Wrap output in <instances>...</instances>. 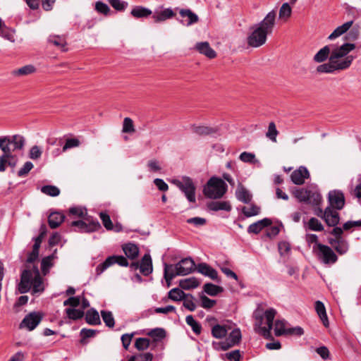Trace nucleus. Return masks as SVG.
<instances>
[{"label": "nucleus", "mask_w": 361, "mask_h": 361, "mask_svg": "<svg viewBox=\"0 0 361 361\" xmlns=\"http://www.w3.org/2000/svg\"><path fill=\"white\" fill-rule=\"evenodd\" d=\"M276 18V13L272 10L259 24L255 25L252 32L247 38L250 47L257 48L266 43L267 35L272 32L275 26Z\"/></svg>", "instance_id": "obj_1"}, {"label": "nucleus", "mask_w": 361, "mask_h": 361, "mask_svg": "<svg viewBox=\"0 0 361 361\" xmlns=\"http://www.w3.org/2000/svg\"><path fill=\"white\" fill-rule=\"evenodd\" d=\"M31 286L34 293L42 292L44 289L39 271L35 265L32 269L27 267V269L23 270L18 289L20 293H25L30 290Z\"/></svg>", "instance_id": "obj_2"}, {"label": "nucleus", "mask_w": 361, "mask_h": 361, "mask_svg": "<svg viewBox=\"0 0 361 361\" xmlns=\"http://www.w3.org/2000/svg\"><path fill=\"white\" fill-rule=\"evenodd\" d=\"M24 145L25 138L20 135L0 137V149L3 152L1 155L4 157L8 166H16V161L12 154L15 151L23 149Z\"/></svg>", "instance_id": "obj_3"}, {"label": "nucleus", "mask_w": 361, "mask_h": 361, "mask_svg": "<svg viewBox=\"0 0 361 361\" xmlns=\"http://www.w3.org/2000/svg\"><path fill=\"white\" fill-rule=\"evenodd\" d=\"M164 277L169 288L171 286L172 280L177 276H185L192 272L195 269V264L190 257L181 259L176 264H164Z\"/></svg>", "instance_id": "obj_4"}, {"label": "nucleus", "mask_w": 361, "mask_h": 361, "mask_svg": "<svg viewBox=\"0 0 361 361\" xmlns=\"http://www.w3.org/2000/svg\"><path fill=\"white\" fill-rule=\"evenodd\" d=\"M276 314V311L270 308L265 311L264 316H255L257 320L255 330L265 338L271 337V330L273 327V321Z\"/></svg>", "instance_id": "obj_5"}, {"label": "nucleus", "mask_w": 361, "mask_h": 361, "mask_svg": "<svg viewBox=\"0 0 361 361\" xmlns=\"http://www.w3.org/2000/svg\"><path fill=\"white\" fill-rule=\"evenodd\" d=\"M227 190L226 183L221 178L212 177L204 186V195L211 199H219Z\"/></svg>", "instance_id": "obj_6"}, {"label": "nucleus", "mask_w": 361, "mask_h": 361, "mask_svg": "<svg viewBox=\"0 0 361 361\" xmlns=\"http://www.w3.org/2000/svg\"><path fill=\"white\" fill-rule=\"evenodd\" d=\"M355 48V45L351 43H344L340 47L334 48L329 56V61H335L336 63H342L350 60L349 67L351 66L354 56L348 54Z\"/></svg>", "instance_id": "obj_7"}, {"label": "nucleus", "mask_w": 361, "mask_h": 361, "mask_svg": "<svg viewBox=\"0 0 361 361\" xmlns=\"http://www.w3.org/2000/svg\"><path fill=\"white\" fill-rule=\"evenodd\" d=\"M171 183L178 187L190 202H195L196 187L192 180L188 176H183L180 179H174Z\"/></svg>", "instance_id": "obj_8"}, {"label": "nucleus", "mask_w": 361, "mask_h": 361, "mask_svg": "<svg viewBox=\"0 0 361 361\" xmlns=\"http://www.w3.org/2000/svg\"><path fill=\"white\" fill-rule=\"evenodd\" d=\"M294 195L300 202H307L312 205L317 206L322 200L321 194L316 189L298 190Z\"/></svg>", "instance_id": "obj_9"}, {"label": "nucleus", "mask_w": 361, "mask_h": 361, "mask_svg": "<svg viewBox=\"0 0 361 361\" xmlns=\"http://www.w3.org/2000/svg\"><path fill=\"white\" fill-rule=\"evenodd\" d=\"M42 318V314L39 312H30L21 321L19 328L32 331L38 326Z\"/></svg>", "instance_id": "obj_10"}, {"label": "nucleus", "mask_w": 361, "mask_h": 361, "mask_svg": "<svg viewBox=\"0 0 361 361\" xmlns=\"http://www.w3.org/2000/svg\"><path fill=\"white\" fill-rule=\"evenodd\" d=\"M114 264H118L121 267H128V262L123 256H111L106 259V260L99 264L96 268V274L100 275L104 270Z\"/></svg>", "instance_id": "obj_11"}, {"label": "nucleus", "mask_w": 361, "mask_h": 361, "mask_svg": "<svg viewBox=\"0 0 361 361\" xmlns=\"http://www.w3.org/2000/svg\"><path fill=\"white\" fill-rule=\"evenodd\" d=\"M350 59L342 63H336L335 61H329V63L319 65L317 68L318 73H331L335 71L345 70L349 68Z\"/></svg>", "instance_id": "obj_12"}, {"label": "nucleus", "mask_w": 361, "mask_h": 361, "mask_svg": "<svg viewBox=\"0 0 361 361\" xmlns=\"http://www.w3.org/2000/svg\"><path fill=\"white\" fill-rule=\"evenodd\" d=\"M318 257L324 264L335 263L338 257L331 247L320 243L317 244Z\"/></svg>", "instance_id": "obj_13"}, {"label": "nucleus", "mask_w": 361, "mask_h": 361, "mask_svg": "<svg viewBox=\"0 0 361 361\" xmlns=\"http://www.w3.org/2000/svg\"><path fill=\"white\" fill-rule=\"evenodd\" d=\"M328 200L329 207L335 209L341 210L345 205L344 194L341 190H331L328 194Z\"/></svg>", "instance_id": "obj_14"}, {"label": "nucleus", "mask_w": 361, "mask_h": 361, "mask_svg": "<svg viewBox=\"0 0 361 361\" xmlns=\"http://www.w3.org/2000/svg\"><path fill=\"white\" fill-rule=\"evenodd\" d=\"M71 226H75L78 228V231L82 233H91L96 231L101 228V225L98 221H90V223H85L83 221H74L71 223Z\"/></svg>", "instance_id": "obj_15"}, {"label": "nucleus", "mask_w": 361, "mask_h": 361, "mask_svg": "<svg viewBox=\"0 0 361 361\" xmlns=\"http://www.w3.org/2000/svg\"><path fill=\"white\" fill-rule=\"evenodd\" d=\"M309 176L308 170L305 166H300L291 173L290 178L294 184L302 185L305 183V180L308 178Z\"/></svg>", "instance_id": "obj_16"}, {"label": "nucleus", "mask_w": 361, "mask_h": 361, "mask_svg": "<svg viewBox=\"0 0 361 361\" xmlns=\"http://www.w3.org/2000/svg\"><path fill=\"white\" fill-rule=\"evenodd\" d=\"M339 214L334 209L327 207L325 209L324 220L329 226H335L339 223Z\"/></svg>", "instance_id": "obj_17"}, {"label": "nucleus", "mask_w": 361, "mask_h": 361, "mask_svg": "<svg viewBox=\"0 0 361 361\" xmlns=\"http://www.w3.org/2000/svg\"><path fill=\"white\" fill-rule=\"evenodd\" d=\"M153 271L152 261L149 254H145L140 262V271L144 276H149Z\"/></svg>", "instance_id": "obj_18"}, {"label": "nucleus", "mask_w": 361, "mask_h": 361, "mask_svg": "<svg viewBox=\"0 0 361 361\" xmlns=\"http://www.w3.org/2000/svg\"><path fill=\"white\" fill-rule=\"evenodd\" d=\"M241 339V332L239 329H233L230 334L228 335V338H226V341L224 343V345L222 348L224 350H226L231 347L234 346L235 345L238 344Z\"/></svg>", "instance_id": "obj_19"}, {"label": "nucleus", "mask_w": 361, "mask_h": 361, "mask_svg": "<svg viewBox=\"0 0 361 361\" xmlns=\"http://www.w3.org/2000/svg\"><path fill=\"white\" fill-rule=\"evenodd\" d=\"M195 49L202 54H204L209 59H214L216 56V51L210 47L209 42H198L195 45Z\"/></svg>", "instance_id": "obj_20"}, {"label": "nucleus", "mask_w": 361, "mask_h": 361, "mask_svg": "<svg viewBox=\"0 0 361 361\" xmlns=\"http://www.w3.org/2000/svg\"><path fill=\"white\" fill-rule=\"evenodd\" d=\"M196 269L199 273L209 277L212 280L218 279V273L216 270L206 263L198 264Z\"/></svg>", "instance_id": "obj_21"}, {"label": "nucleus", "mask_w": 361, "mask_h": 361, "mask_svg": "<svg viewBox=\"0 0 361 361\" xmlns=\"http://www.w3.org/2000/svg\"><path fill=\"white\" fill-rule=\"evenodd\" d=\"M176 13L171 8H165L161 11H155L152 16V18L155 23H159L167 19H170L174 17Z\"/></svg>", "instance_id": "obj_22"}, {"label": "nucleus", "mask_w": 361, "mask_h": 361, "mask_svg": "<svg viewBox=\"0 0 361 361\" xmlns=\"http://www.w3.org/2000/svg\"><path fill=\"white\" fill-rule=\"evenodd\" d=\"M329 243L341 255L345 254L348 250V245L343 238L331 239Z\"/></svg>", "instance_id": "obj_23"}, {"label": "nucleus", "mask_w": 361, "mask_h": 361, "mask_svg": "<svg viewBox=\"0 0 361 361\" xmlns=\"http://www.w3.org/2000/svg\"><path fill=\"white\" fill-rule=\"evenodd\" d=\"M271 224V221L269 219L265 218L260 221H258L249 226L247 231L250 233H259L264 228L269 226Z\"/></svg>", "instance_id": "obj_24"}, {"label": "nucleus", "mask_w": 361, "mask_h": 361, "mask_svg": "<svg viewBox=\"0 0 361 361\" xmlns=\"http://www.w3.org/2000/svg\"><path fill=\"white\" fill-rule=\"evenodd\" d=\"M65 216L60 212H52L48 217L49 226L51 228H56L64 221Z\"/></svg>", "instance_id": "obj_25"}, {"label": "nucleus", "mask_w": 361, "mask_h": 361, "mask_svg": "<svg viewBox=\"0 0 361 361\" xmlns=\"http://www.w3.org/2000/svg\"><path fill=\"white\" fill-rule=\"evenodd\" d=\"M353 20L345 23L341 26L336 27L333 32L328 37V39L333 40L345 33L352 26Z\"/></svg>", "instance_id": "obj_26"}, {"label": "nucleus", "mask_w": 361, "mask_h": 361, "mask_svg": "<svg viewBox=\"0 0 361 361\" xmlns=\"http://www.w3.org/2000/svg\"><path fill=\"white\" fill-rule=\"evenodd\" d=\"M179 13L182 18H187L185 25L190 26L199 21V17L190 9H180Z\"/></svg>", "instance_id": "obj_27"}, {"label": "nucleus", "mask_w": 361, "mask_h": 361, "mask_svg": "<svg viewBox=\"0 0 361 361\" xmlns=\"http://www.w3.org/2000/svg\"><path fill=\"white\" fill-rule=\"evenodd\" d=\"M315 310L325 326H329V320L326 312V308L324 303L319 300L315 302Z\"/></svg>", "instance_id": "obj_28"}, {"label": "nucleus", "mask_w": 361, "mask_h": 361, "mask_svg": "<svg viewBox=\"0 0 361 361\" xmlns=\"http://www.w3.org/2000/svg\"><path fill=\"white\" fill-rule=\"evenodd\" d=\"M122 248L125 255L129 259H134L138 256L139 248L133 243L125 244L123 245Z\"/></svg>", "instance_id": "obj_29"}, {"label": "nucleus", "mask_w": 361, "mask_h": 361, "mask_svg": "<svg viewBox=\"0 0 361 361\" xmlns=\"http://www.w3.org/2000/svg\"><path fill=\"white\" fill-rule=\"evenodd\" d=\"M207 207L212 211H230L231 206L228 202L220 201V202H211L207 204Z\"/></svg>", "instance_id": "obj_30"}, {"label": "nucleus", "mask_w": 361, "mask_h": 361, "mask_svg": "<svg viewBox=\"0 0 361 361\" xmlns=\"http://www.w3.org/2000/svg\"><path fill=\"white\" fill-rule=\"evenodd\" d=\"M331 52V51L329 46H324L314 55V61L317 63H322L328 58L329 59V56H330Z\"/></svg>", "instance_id": "obj_31"}, {"label": "nucleus", "mask_w": 361, "mask_h": 361, "mask_svg": "<svg viewBox=\"0 0 361 361\" xmlns=\"http://www.w3.org/2000/svg\"><path fill=\"white\" fill-rule=\"evenodd\" d=\"M48 42L54 46L60 48L62 51H65L67 50L66 48V38L63 36H58V35H53L49 36L48 39Z\"/></svg>", "instance_id": "obj_32"}, {"label": "nucleus", "mask_w": 361, "mask_h": 361, "mask_svg": "<svg viewBox=\"0 0 361 361\" xmlns=\"http://www.w3.org/2000/svg\"><path fill=\"white\" fill-rule=\"evenodd\" d=\"M85 320L87 324L91 325H98L101 324L99 313L94 309H91L86 312Z\"/></svg>", "instance_id": "obj_33"}, {"label": "nucleus", "mask_w": 361, "mask_h": 361, "mask_svg": "<svg viewBox=\"0 0 361 361\" xmlns=\"http://www.w3.org/2000/svg\"><path fill=\"white\" fill-rule=\"evenodd\" d=\"M179 286L183 289L190 290L197 288L199 286V282L195 277H190L180 280Z\"/></svg>", "instance_id": "obj_34"}, {"label": "nucleus", "mask_w": 361, "mask_h": 361, "mask_svg": "<svg viewBox=\"0 0 361 361\" xmlns=\"http://www.w3.org/2000/svg\"><path fill=\"white\" fill-rule=\"evenodd\" d=\"M35 71V67L33 65L29 64L13 71L12 75L15 76L27 75L34 73Z\"/></svg>", "instance_id": "obj_35"}, {"label": "nucleus", "mask_w": 361, "mask_h": 361, "mask_svg": "<svg viewBox=\"0 0 361 361\" xmlns=\"http://www.w3.org/2000/svg\"><path fill=\"white\" fill-rule=\"evenodd\" d=\"M152 11L142 6H135L131 11V15L137 18H145L152 14Z\"/></svg>", "instance_id": "obj_36"}, {"label": "nucleus", "mask_w": 361, "mask_h": 361, "mask_svg": "<svg viewBox=\"0 0 361 361\" xmlns=\"http://www.w3.org/2000/svg\"><path fill=\"white\" fill-rule=\"evenodd\" d=\"M236 197L240 202L248 203L250 202L252 196L245 188L239 187L236 190Z\"/></svg>", "instance_id": "obj_37"}, {"label": "nucleus", "mask_w": 361, "mask_h": 361, "mask_svg": "<svg viewBox=\"0 0 361 361\" xmlns=\"http://www.w3.org/2000/svg\"><path fill=\"white\" fill-rule=\"evenodd\" d=\"M204 291L211 296H215L222 292L223 288L213 283H207L204 285Z\"/></svg>", "instance_id": "obj_38"}, {"label": "nucleus", "mask_w": 361, "mask_h": 361, "mask_svg": "<svg viewBox=\"0 0 361 361\" xmlns=\"http://www.w3.org/2000/svg\"><path fill=\"white\" fill-rule=\"evenodd\" d=\"M292 8L288 3H284L282 4L279 10V18L286 21L291 16Z\"/></svg>", "instance_id": "obj_39"}, {"label": "nucleus", "mask_w": 361, "mask_h": 361, "mask_svg": "<svg viewBox=\"0 0 361 361\" xmlns=\"http://www.w3.org/2000/svg\"><path fill=\"white\" fill-rule=\"evenodd\" d=\"M194 132L199 135H209L217 133V129L207 126H197L194 128Z\"/></svg>", "instance_id": "obj_40"}, {"label": "nucleus", "mask_w": 361, "mask_h": 361, "mask_svg": "<svg viewBox=\"0 0 361 361\" xmlns=\"http://www.w3.org/2000/svg\"><path fill=\"white\" fill-rule=\"evenodd\" d=\"M185 322H186L187 324L189 325L192 328L193 332L195 334H197V335L200 334V333L202 331V326L197 322H196L194 319V318L192 315H188L185 318Z\"/></svg>", "instance_id": "obj_41"}, {"label": "nucleus", "mask_w": 361, "mask_h": 361, "mask_svg": "<svg viewBox=\"0 0 361 361\" xmlns=\"http://www.w3.org/2000/svg\"><path fill=\"white\" fill-rule=\"evenodd\" d=\"M186 294L180 289L175 288L169 292V298L173 301H180L185 298Z\"/></svg>", "instance_id": "obj_42"}, {"label": "nucleus", "mask_w": 361, "mask_h": 361, "mask_svg": "<svg viewBox=\"0 0 361 361\" xmlns=\"http://www.w3.org/2000/svg\"><path fill=\"white\" fill-rule=\"evenodd\" d=\"M101 315L106 326L109 328L114 326L115 321L111 312L102 310L101 311Z\"/></svg>", "instance_id": "obj_43"}, {"label": "nucleus", "mask_w": 361, "mask_h": 361, "mask_svg": "<svg viewBox=\"0 0 361 361\" xmlns=\"http://www.w3.org/2000/svg\"><path fill=\"white\" fill-rule=\"evenodd\" d=\"M54 258V255H51L42 259L41 269L44 275H46L49 272V269L53 266L52 261Z\"/></svg>", "instance_id": "obj_44"}, {"label": "nucleus", "mask_w": 361, "mask_h": 361, "mask_svg": "<svg viewBox=\"0 0 361 361\" xmlns=\"http://www.w3.org/2000/svg\"><path fill=\"white\" fill-rule=\"evenodd\" d=\"M212 334L216 338H222L227 334V330L224 326L216 324L212 327Z\"/></svg>", "instance_id": "obj_45"}, {"label": "nucleus", "mask_w": 361, "mask_h": 361, "mask_svg": "<svg viewBox=\"0 0 361 361\" xmlns=\"http://www.w3.org/2000/svg\"><path fill=\"white\" fill-rule=\"evenodd\" d=\"M41 192L51 197H56L60 194V190L55 185H44L41 188Z\"/></svg>", "instance_id": "obj_46"}, {"label": "nucleus", "mask_w": 361, "mask_h": 361, "mask_svg": "<svg viewBox=\"0 0 361 361\" xmlns=\"http://www.w3.org/2000/svg\"><path fill=\"white\" fill-rule=\"evenodd\" d=\"M66 313L67 317L70 319L77 320L82 318L84 316V312L75 308H67L66 309Z\"/></svg>", "instance_id": "obj_47"}, {"label": "nucleus", "mask_w": 361, "mask_h": 361, "mask_svg": "<svg viewBox=\"0 0 361 361\" xmlns=\"http://www.w3.org/2000/svg\"><path fill=\"white\" fill-rule=\"evenodd\" d=\"M260 208L256 205L252 204L249 207H243L242 212L247 217L257 215L259 213Z\"/></svg>", "instance_id": "obj_48"}, {"label": "nucleus", "mask_w": 361, "mask_h": 361, "mask_svg": "<svg viewBox=\"0 0 361 361\" xmlns=\"http://www.w3.org/2000/svg\"><path fill=\"white\" fill-rule=\"evenodd\" d=\"M135 131L133 121L130 118L126 117L123 120L122 132L125 133H133Z\"/></svg>", "instance_id": "obj_49"}, {"label": "nucleus", "mask_w": 361, "mask_h": 361, "mask_svg": "<svg viewBox=\"0 0 361 361\" xmlns=\"http://www.w3.org/2000/svg\"><path fill=\"white\" fill-rule=\"evenodd\" d=\"M287 329L286 328L283 321L277 320L274 324V334L276 336L286 334Z\"/></svg>", "instance_id": "obj_50"}, {"label": "nucleus", "mask_w": 361, "mask_h": 361, "mask_svg": "<svg viewBox=\"0 0 361 361\" xmlns=\"http://www.w3.org/2000/svg\"><path fill=\"white\" fill-rule=\"evenodd\" d=\"M309 229L314 231H322L324 226L322 223L316 218L312 217L308 221Z\"/></svg>", "instance_id": "obj_51"}, {"label": "nucleus", "mask_w": 361, "mask_h": 361, "mask_svg": "<svg viewBox=\"0 0 361 361\" xmlns=\"http://www.w3.org/2000/svg\"><path fill=\"white\" fill-rule=\"evenodd\" d=\"M279 132L276 129V125L274 122H271L269 124L268 131L266 133V136L269 138L271 141L276 142V136Z\"/></svg>", "instance_id": "obj_52"}, {"label": "nucleus", "mask_w": 361, "mask_h": 361, "mask_svg": "<svg viewBox=\"0 0 361 361\" xmlns=\"http://www.w3.org/2000/svg\"><path fill=\"white\" fill-rule=\"evenodd\" d=\"M99 217L106 230L112 231L114 229V224L109 214L104 212H101L99 214Z\"/></svg>", "instance_id": "obj_53"}, {"label": "nucleus", "mask_w": 361, "mask_h": 361, "mask_svg": "<svg viewBox=\"0 0 361 361\" xmlns=\"http://www.w3.org/2000/svg\"><path fill=\"white\" fill-rule=\"evenodd\" d=\"M147 335L154 338L155 341L161 340L166 336V332L163 329L157 328L152 329L147 333Z\"/></svg>", "instance_id": "obj_54"}, {"label": "nucleus", "mask_w": 361, "mask_h": 361, "mask_svg": "<svg viewBox=\"0 0 361 361\" xmlns=\"http://www.w3.org/2000/svg\"><path fill=\"white\" fill-rule=\"evenodd\" d=\"M149 344H150V341L148 338H138L135 341V347L138 350H145L149 348Z\"/></svg>", "instance_id": "obj_55"}, {"label": "nucleus", "mask_w": 361, "mask_h": 361, "mask_svg": "<svg viewBox=\"0 0 361 361\" xmlns=\"http://www.w3.org/2000/svg\"><path fill=\"white\" fill-rule=\"evenodd\" d=\"M194 297L190 294L186 295L183 299V306L191 312L196 309V305L194 302Z\"/></svg>", "instance_id": "obj_56"}, {"label": "nucleus", "mask_w": 361, "mask_h": 361, "mask_svg": "<svg viewBox=\"0 0 361 361\" xmlns=\"http://www.w3.org/2000/svg\"><path fill=\"white\" fill-rule=\"evenodd\" d=\"M80 145V142L78 138H68L66 140L65 145L62 148L63 152H66L69 149L78 147Z\"/></svg>", "instance_id": "obj_57"}, {"label": "nucleus", "mask_w": 361, "mask_h": 361, "mask_svg": "<svg viewBox=\"0 0 361 361\" xmlns=\"http://www.w3.org/2000/svg\"><path fill=\"white\" fill-rule=\"evenodd\" d=\"M239 159L245 163H255L257 161L255 154L247 152H242L239 156Z\"/></svg>", "instance_id": "obj_58"}, {"label": "nucleus", "mask_w": 361, "mask_h": 361, "mask_svg": "<svg viewBox=\"0 0 361 361\" xmlns=\"http://www.w3.org/2000/svg\"><path fill=\"white\" fill-rule=\"evenodd\" d=\"M200 300L201 306L204 309H210L213 307L216 303V300H212L205 295H202L200 297Z\"/></svg>", "instance_id": "obj_59"}, {"label": "nucleus", "mask_w": 361, "mask_h": 361, "mask_svg": "<svg viewBox=\"0 0 361 361\" xmlns=\"http://www.w3.org/2000/svg\"><path fill=\"white\" fill-rule=\"evenodd\" d=\"M0 35L4 37V39L11 42H14L16 41L14 31L8 30V29H3L1 30Z\"/></svg>", "instance_id": "obj_60"}, {"label": "nucleus", "mask_w": 361, "mask_h": 361, "mask_svg": "<svg viewBox=\"0 0 361 361\" xmlns=\"http://www.w3.org/2000/svg\"><path fill=\"white\" fill-rule=\"evenodd\" d=\"M33 168V164L30 161H27L25 163L23 166L18 171V176L20 177L25 176L30 170Z\"/></svg>", "instance_id": "obj_61"}, {"label": "nucleus", "mask_w": 361, "mask_h": 361, "mask_svg": "<svg viewBox=\"0 0 361 361\" xmlns=\"http://www.w3.org/2000/svg\"><path fill=\"white\" fill-rule=\"evenodd\" d=\"M38 256H39V252L32 250V252L28 255V257H27V259L26 261V262L27 264L26 265V269H27V267L30 269H32V266L34 265L33 262L37 259Z\"/></svg>", "instance_id": "obj_62"}, {"label": "nucleus", "mask_w": 361, "mask_h": 361, "mask_svg": "<svg viewBox=\"0 0 361 361\" xmlns=\"http://www.w3.org/2000/svg\"><path fill=\"white\" fill-rule=\"evenodd\" d=\"M110 4L117 11H123L127 6V3L121 0H109Z\"/></svg>", "instance_id": "obj_63"}, {"label": "nucleus", "mask_w": 361, "mask_h": 361, "mask_svg": "<svg viewBox=\"0 0 361 361\" xmlns=\"http://www.w3.org/2000/svg\"><path fill=\"white\" fill-rule=\"evenodd\" d=\"M69 213L78 217H84L87 214V211L81 207H72L69 209Z\"/></svg>", "instance_id": "obj_64"}]
</instances>
